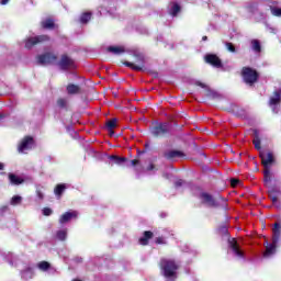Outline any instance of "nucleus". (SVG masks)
<instances>
[{
    "label": "nucleus",
    "instance_id": "obj_42",
    "mask_svg": "<svg viewBox=\"0 0 281 281\" xmlns=\"http://www.w3.org/2000/svg\"><path fill=\"white\" fill-rule=\"evenodd\" d=\"M240 183V180L239 179H236V178H232L231 179V186L232 188H236V186H238Z\"/></svg>",
    "mask_w": 281,
    "mask_h": 281
},
{
    "label": "nucleus",
    "instance_id": "obj_19",
    "mask_svg": "<svg viewBox=\"0 0 281 281\" xmlns=\"http://www.w3.org/2000/svg\"><path fill=\"white\" fill-rule=\"evenodd\" d=\"M65 190H67V184L65 183L56 184L54 189L55 196H57V199H61L63 194H65Z\"/></svg>",
    "mask_w": 281,
    "mask_h": 281
},
{
    "label": "nucleus",
    "instance_id": "obj_23",
    "mask_svg": "<svg viewBox=\"0 0 281 281\" xmlns=\"http://www.w3.org/2000/svg\"><path fill=\"white\" fill-rule=\"evenodd\" d=\"M105 126H106L108 131L110 132L111 136L115 135V132H113V128H115V126H117V119H112V120L108 121L105 123Z\"/></svg>",
    "mask_w": 281,
    "mask_h": 281
},
{
    "label": "nucleus",
    "instance_id": "obj_28",
    "mask_svg": "<svg viewBox=\"0 0 281 281\" xmlns=\"http://www.w3.org/2000/svg\"><path fill=\"white\" fill-rule=\"evenodd\" d=\"M216 232L218 236H229V228H227V225L225 224L218 226Z\"/></svg>",
    "mask_w": 281,
    "mask_h": 281
},
{
    "label": "nucleus",
    "instance_id": "obj_48",
    "mask_svg": "<svg viewBox=\"0 0 281 281\" xmlns=\"http://www.w3.org/2000/svg\"><path fill=\"white\" fill-rule=\"evenodd\" d=\"M5 168V165L3 162H0V170H3Z\"/></svg>",
    "mask_w": 281,
    "mask_h": 281
},
{
    "label": "nucleus",
    "instance_id": "obj_26",
    "mask_svg": "<svg viewBox=\"0 0 281 281\" xmlns=\"http://www.w3.org/2000/svg\"><path fill=\"white\" fill-rule=\"evenodd\" d=\"M37 269H40V271H49V269H52V263L48 261H40L37 263Z\"/></svg>",
    "mask_w": 281,
    "mask_h": 281
},
{
    "label": "nucleus",
    "instance_id": "obj_1",
    "mask_svg": "<svg viewBox=\"0 0 281 281\" xmlns=\"http://www.w3.org/2000/svg\"><path fill=\"white\" fill-rule=\"evenodd\" d=\"M259 157L261 159V166H263V181L269 183L271 182V166L276 164V155L271 150H260Z\"/></svg>",
    "mask_w": 281,
    "mask_h": 281
},
{
    "label": "nucleus",
    "instance_id": "obj_10",
    "mask_svg": "<svg viewBox=\"0 0 281 281\" xmlns=\"http://www.w3.org/2000/svg\"><path fill=\"white\" fill-rule=\"evenodd\" d=\"M204 60L207 65H212V67H215L216 69H221L223 67V61L216 54L205 55Z\"/></svg>",
    "mask_w": 281,
    "mask_h": 281
},
{
    "label": "nucleus",
    "instance_id": "obj_30",
    "mask_svg": "<svg viewBox=\"0 0 281 281\" xmlns=\"http://www.w3.org/2000/svg\"><path fill=\"white\" fill-rule=\"evenodd\" d=\"M251 46H252L254 52H256L257 54H260L262 52V46L260 45V41L252 40Z\"/></svg>",
    "mask_w": 281,
    "mask_h": 281
},
{
    "label": "nucleus",
    "instance_id": "obj_34",
    "mask_svg": "<svg viewBox=\"0 0 281 281\" xmlns=\"http://www.w3.org/2000/svg\"><path fill=\"white\" fill-rule=\"evenodd\" d=\"M225 47L232 54H236V46H234V44L232 42H226Z\"/></svg>",
    "mask_w": 281,
    "mask_h": 281
},
{
    "label": "nucleus",
    "instance_id": "obj_37",
    "mask_svg": "<svg viewBox=\"0 0 281 281\" xmlns=\"http://www.w3.org/2000/svg\"><path fill=\"white\" fill-rule=\"evenodd\" d=\"M228 243H229V247H231V249H233V251H236L238 249V241H236V238L228 240Z\"/></svg>",
    "mask_w": 281,
    "mask_h": 281
},
{
    "label": "nucleus",
    "instance_id": "obj_38",
    "mask_svg": "<svg viewBox=\"0 0 281 281\" xmlns=\"http://www.w3.org/2000/svg\"><path fill=\"white\" fill-rule=\"evenodd\" d=\"M127 166H132V168H135V166H139V159H133V160H128Z\"/></svg>",
    "mask_w": 281,
    "mask_h": 281
},
{
    "label": "nucleus",
    "instance_id": "obj_5",
    "mask_svg": "<svg viewBox=\"0 0 281 281\" xmlns=\"http://www.w3.org/2000/svg\"><path fill=\"white\" fill-rule=\"evenodd\" d=\"M52 38L49 35H36L33 37H29L24 41V47L25 49H32V47H36V45H44V43H49Z\"/></svg>",
    "mask_w": 281,
    "mask_h": 281
},
{
    "label": "nucleus",
    "instance_id": "obj_22",
    "mask_svg": "<svg viewBox=\"0 0 281 281\" xmlns=\"http://www.w3.org/2000/svg\"><path fill=\"white\" fill-rule=\"evenodd\" d=\"M108 52H110L111 54H114L115 56H120V55L124 54V52H126V49H124L123 46H109Z\"/></svg>",
    "mask_w": 281,
    "mask_h": 281
},
{
    "label": "nucleus",
    "instance_id": "obj_24",
    "mask_svg": "<svg viewBox=\"0 0 281 281\" xmlns=\"http://www.w3.org/2000/svg\"><path fill=\"white\" fill-rule=\"evenodd\" d=\"M179 12H181V5L177 2H173L169 14H171V16H178Z\"/></svg>",
    "mask_w": 281,
    "mask_h": 281
},
{
    "label": "nucleus",
    "instance_id": "obj_7",
    "mask_svg": "<svg viewBox=\"0 0 281 281\" xmlns=\"http://www.w3.org/2000/svg\"><path fill=\"white\" fill-rule=\"evenodd\" d=\"M150 133L153 137L161 138L170 133V128L168 127V123H158L156 126L151 127Z\"/></svg>",
    "mask_w": 281,
    "mask_h": 281
},
{
    "label": "nucleus",
    "instance_id": "obj_25",
    "mask_svg": "<svg viewBox=\"0 0 281 281\" xmlns=\"http://www.w3.org/2000/svg\"><path fill=\"white\" fill-rule=\"evenodd\" d=\"M252 144L256 148V150H262V146L260 145L261 142H260V137L258 136V131H255V138L252 139Z\"/></svg>",
    "mask_w": 281,
    "mask_h": 281
},
{
    "label": "nucleus",
    "instance_id": "obj_12",
    "mask_svg": "<svg viewBox=\"0 0 281 281\" xmlns=\"http://www.w3.org/2000/svg\"><path fill=\"white\" fill-rule=\"evenodd\" d=\"M195 86L201 87V89H205V95H206V98H210L211 100H216L217 98H221V94H218V92L212 90L210 87H207V85H205L201 81H196Z\"/></svg>",
    "mask_w": 281,
    "mask_h": 281
},
{
    "label": "nucleus",
    "instance_id": "obj_36",
    "mask_svg": "<svg viewBox=\"0 0 281 281\" xmlns=\"http://www.w3.org/2000/svg\"><path fill=\"white\" fill-rule=\"evenodd\" d=\"M270 10H271V14H272L273 16H281V8L271 7Z\"/></svg>",
    "mask_w": 281,
    "mask_h": 281
},
{
    "label": "nucleus",
    "instance_id": "obj_32",
    "mask_svg": "<svg viewBox=\"0 0 281 281\" xmlns=\"http://www.w3.org/2000/svg\"><path fill=\"white\" fill-rule=\"evenodd\" d=\"M276 190L269 191V199L272 202L273 205H278V195H276Z\"/></svg>",
    "mask_w": 281,
    "mask_h": 281
},
{
    "label": "nucleus",
    "instance_id": "obj_35",
    "mask_svg": "<svg viewBox=\"0 0 281 281\" xmlns=\"http://www.w3.org/2000/svg\"><path fill=\"white\" fill-rule=\"evenodd\" d=\"M21 201H23V198H21L20 195H14L11 199V205H21Z\"/></svg>",
    "mask_w": 281,
    "mask_h": 281
},
{
    "label": "nucleus",
    "instance_id": "obj_8",
    "mask_svg": "<svg viewBox=\"0 0 281 281\" xmlns=\"http://www.w3.org/2000/svg\"><path fill=\"white\" fill-rule=\"evenodd\" d=\"M37 65H53L58 60V56L52 52H46L44 54L36 56Z\"/></svg>",
    "mask_w": 281,
    "mask_h": 281
},
{
    "label": "nucleus",
    "instance_id": "obj_31",
    "mask_svg": "<svg viewBox=\"0 0 281 281\" xmlns=\"http://www.w3.org/2000/svg\"><path fill=\"white\" fill-rule=\"evenodd\" d=\"M91 16H92L91 12L82 13L80 16V23L87 24L89 21H91Z\"/></svg>",
    "mask_w": 281,
    "mask_h": 281
},
{
    "label": "nucleus",
    "instance_id": "obj_6",
    "mask_svg": "<svg viewBox=\"0 0 281 281\" xmlns=\"http://www.w3.org/2000/svg\"><path fill=\"white\" fill-rule=\"evenodd\" d=\"M134 58L136 59L137 64L133 61H123V65L125 67H128L130 69H133V71H144V67L146 64V59L144 55L140 53H137V54H134Z\"/></svg>",
    "mask_w": 281,
    "mask_h": 281
},
{
    "label": "nucleus",
    "instance_id": "obj_46",
    "mask_svg": "<svg viewBox=\"0 0 281 281\" xmlns=\"http://www.w3.org/2000/svg\"><path fill=\"white\" fill-rule=\"evenodd\" d=\"M148 171H153L155 170V164H149V166L147 167Z\"/></svg>",
    "mask_w": 281,
    "mask_h": 281
},
{
    "label": "nucleus",
    "instance_id": "obj_13",
    "mask_svg": "<svg viewBox=\"0 0 281 281\" xmlns=\"http://www.w3.org/2000/svg\"><path fill=\"white\" fill-rule=\"evenodd\" d=\"M75 63L71 59V57H69L68 55L64 54L61 55L60 60L58 61V66L60 67V69H63L64 71H67V69H71V67H74Z\"/></svg>",
    "mask_w": 281,
    "mask_h": 281
},
{
    "label": "nucleus",
    "instance_id": "obj_3",
    "mask_svg": "<svg viewBox=\"0 0 281 281\" xmlns=\"http://www.w3.org/2000/svg\"><path fill=\"white\" fill-rule=\"evenodd\" d=\"M273 236H272V243L269 244L266 241V251L263 252V258H269V256H273L276 254V249H278V243H280V236H281V225L280 223H274L273 226Z\"/></svg>",
    "mask_w": 281,
    "mask_h": 281
},
{
    "label": "nucleus",
    "instance_id": "obj_27",
    "mask_svg": "<svg viewBox=\"0 0 281 281\" xmlns=\"http://www.w3.org/2000/svg\"><path fill=\"white\" fill-rule=\"evenodd\" d=\"M57 106L67 111V109L69 108V101H67V99L65 98H59L57 99Z\"/></svg>",
    "mask_w": 281,
    "mask_h": 281
},
{
    "label": "nucleus",
    "instance_id": "obj_14",
    "mask_svg": "<svg viewBox=\"0 0 281 281\" xmlns=\"http://www.w3.org/2000/svg\"><path fill=\"white\" fill-rule=\"evenodd\" d=\"M162 157L167 159L168 161H175L177 157H186V154L181 150L172 149V150H167L162 154Z\"/></svg>",
    "mask_w": 281,
    "mask_h": 281
},
{
    "label": "nucleus",
    "instance_id": "obj_39",
    "mask_svg": "<svg viewBox=\"0 0 281 281\" xmlns=\"http://www.w3.org/2000/svg\"><path fill=\"white\" fill-rule=\"evenodd\" d=\"M155 243H156V245H167L166 238H164L162 236L157 237V238L155 239Z\"/></svg>",
    "mask_w": 281,
    "mask_h": 281
},
{
    "label": "nucleus",
    "instance_id": "obj_47",
    "mask_svg": "<svg viewBox=\"0 0 281 281\" xmlns=\"http://www.w3.org/2000/svg\"><path fill=\"white\" fill-rule=\"evenodd\" d=\"M9 2L10 0H1V5H8Z\"/></svg>",
    "mask_w": 281,
    "mask_h": 281
},
{
    "label": "nucleus",
    "instance_id": "obj_43",
    "mask_svg": "<svg viewBox=\"0 0 281 281\" xmlns=\"http://www.w3.org/2000/svg\"><path fill=\"white\" fill-rule=\"evenodd\" d=\"M183 183H186V181L183 179H178L175 182V188H181V186H183Z\"/></svg>",
    "mask_w": 281,
    "mask_h": 281
},
{
    "label": "nucleus",
    "instance_id": "obj_50",
    "mask_svg": "<svg viewBox=\"0 0 281 281\" xmlns=\"http://www.w3.org/2000/svg\"><path fill=\"white\" fill-rule=\"evenodd\" d=\"M3 117H5V115H3V114H0V120H3Z\"/></svg>",
    "mask_w": 281,
    "mask_h": 281
},
{
    "label": "nucleus",
    "instance_id": "obj_44",
    "mask_svg": "<svg viewBox=\"0 0 281 281\" xmlns=\"http://www.w3.org/2000/svg\"><path fill=\"white\" fill-rule=\"evenodd\" d=\"M234 254L236 256H238V258H244L245 257V254L240 250V248H237Z\"/></svg>",
    "mask_w": 281,
    "mask_h": 281
},
{
    "label": "nucleus",
    "instance_id": "obj_2",
    "mask_svg": "<svg viewBox=\"0 0 281 281\" xmlns=\"http://www.w3.org/2000/svg\"><path fill=\"white\" fill-rule=\"evenodd\" d=\"M161 273L167 280H177V271H179V261L175 259L162 258L159 261Z\"/></svg>",
    "mask_w": 281,
    "mask_h": 281
},
{
    "label": "nucleus",
    "instance_id": "obj_11",
    "mask_svg": "<svg viewBox=\"0 0 281 281\" xmlns=\"http://www.w3.org/2000/svg\"><path fill=\"white\" fill-rule=\"evenodd\" d=\"M32 146H34V137L25 136L18 146V150L19 153H23L24 150L32 149Z\"/></svg>",
    "mask_w": 281,
    "mask_h": 281
},
{
    "label": "nucleus",
    "instance_id": "obj_21",
    "mask_svg": "<svg viewBox=\"0 0 281 281\" xmlns=\"http://www.w3.org/2000/svg\"><path fill=\"white\" fill-rule=\"evenodd\" d=\"M41 25L43 30H54L56 27V23L54 22V19L48 18L41 22Z\"/></svg>",
    "mask_w": 281,
    "mask_h": 281
},
{
    "label": "nucleus",
    "instance_id": "obj_20",
    "mask_svg": "<svg viewBox=\"0 0 281 281\" xmlns=\"http://www.w3.org/2000/svg\"><path fill=\"white\" fill-rule=\"evenodd\" d=\"M9 181L11 186H21V183H25V180L20 178L14 173H9Z\"/></svg>",
    "mask_w": 281,
    "mask_h": 281
},
{
    "label": "nucleus",
    "instance_id": "obj_45",
    "mask_svg": "<svg viewBox=\"0 0 281 281\" xmlns=\"http://www.w3.org/2000/svg\"><path fill=\"white\" fill-rule=\"evenodd\" d=\"M36 194H37V198L43 201V199H45V195L43 194V191L42 190H37L36 191Z\"/></svg>",
    "mask_w": 281,
    "mask_h": 281
},
{
    "label": "nucleus",
    "instance_id": "obj_40",
    "mask_svg": "<svg viewBox=\"0 0 281 281\" xmlns=\"http://www.w3.org/2000/svg\"><path fill=\"white\" fill-rule=\"evenodd\" d=\"M52 214H54V211H52V209H49V207H44L43 209V215L44 216H52Z\"/></svg>",
    "mask_w": 281,
    "mask_h": 281
},
{
    "label": "nucleus",
    "instance_id": "obj_4",
    "mask_svg": "<svg viewBox=\"0 0 281 281\" xmlns=\"http://www.w3.org/2000/svg\"><path fill=\"white\" fill-rule=\"evenodd\" d=\"M241 78L245 85H248V87H254V85L258 82V79L260 78V74H258V70L251 67H243Z\"/></svg>",
    "mask_w": 281,
    "mask_h": 281
},
{
    "label": "nucleus",
    "instance_id": "obj_41",
    "mask_svg": "<svg viewBox=\"0 0 281 281\" xmlns=\"http://www.w3.org/2000/svg\"><path fill=\"white\" fill-rule=\"evenodd\" d=\"M150 150V143H145V148L142 151H138V155H144Z\"/></svg>",
    "mask_w": 281,
    "mask_h": 281
},
{
    "label": "nucleus",
    "instance_id": "obj_15",
    "mask_svg": "<svg viewBox=\"0 0 281 281\" xmlns=\"http://www.w3.org/2000/svg\"><path fill=\"white\" fill-rule=\"evenodd\" d=\"M154 236L155 234L151 231H145L143 233V236L138 239L139 245H142L143 247L148 246Z\"/></svg>",
    "mask_w": 281,
    "mask_h": 281
},
{
    "label": "nucleus",
    "instance_id": "obj_17",
    "mask_svg": "<svg viewBox=\"0 0 281 281\" xmlns=\"http://www.w3.org/2000/svg\"><path fill=\"white\" fill-rule=\"evenodd\" d=\"M66 91L68 95H80V93H82V88L76 83H69L66 87Z\"/></svg>",
    "mask_w": 281,
    "mask_h": 281
},
{
    "label": "nucleus",
    "instance_id": "obj_18",
    "mask_svg": "<svg viewBox=\"0 0 281 281\" xmlns=\"http://www.w3.org/2000/svg\"><path fill=\"white\" fill-rule=\"evenodd\" d=\"M281 102V89L273 92V97L269 99V105L276 106L277 104H280Z\"/></svg>",
    "mask_w": 281,
    "mask_h": 281
},
{
    "label": "nucleus",
    "instance_id": "obj_16",
    "mask_svg": "<svg viewBox=\"0 0 281 281\" xmlns=\"http://www.w3.org/2000/svg\"><path fill=\"white\" fill-rule=\"evenodd\" d=\"M71 218H78V212L77 211H71V212H66L59 217V223L60 225H65V223H69Z\"/></svg>",
    "mask_w": 281,
    "mask_h": 281
},
{
    "label": "nucleus",
    "instance_id": "obj_29",
    "mask_svg": "<svg viewBox=\"0 0 281 281\" xmlns=\"http://www.w3.org/2000/svg\"><path fill=\"white\" fill-rule=\"evenodd\" d=\"M110 159L117 164L119 166L122 164H126L128 161V158L120 156H110Z\"/></svg>",
    "mask_w": 281,
    "mask_h": 281
},
{
    "label": "nucleus",
    "instance_id": "obj_33",
    "mask_svg": "<svg viewBox=\"0 0 281 281\" xmlns=\"http://www.w3.org/2000/svg\"><path fill=\"white\" fill-rule=\"evenodd\" d=\"M56 237L58 238V240H67V231H58Z\"/></svg>",
    "mask_w": 281,
    "mask_h": 281
},
{
    "label": "nucleus",
    "instance_id": "obj_49",
    "mask_svg": "<svg viewBox=\"0 0 281 281\" xmlns=\"http://www.w3.org/2000/svg\"><path fill=\"white\" fill-rule=\"evenodd\" d=\"M202 41H207V35H204V36L202 37Z\"/></svg>",
    "mask_w": 281,
    "mask_h": 281
},
{
    "label": "nucleus",
    "instance_id": "obj_9",
    "mask_svg": "<svg viewBox=\"0 0 281 281\" xmlns=\"http://www.w3.org/2000/svg\"><path fill=\"white\" fill-rule=\"evenodd\" d=\"M199 199L201 200L202 205H206L207 207H218L216 198L207 192H201Z\"/></svg>",
    "mask_w": 281,
    "mask_h": 281
}]
</instances>
